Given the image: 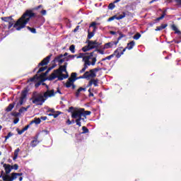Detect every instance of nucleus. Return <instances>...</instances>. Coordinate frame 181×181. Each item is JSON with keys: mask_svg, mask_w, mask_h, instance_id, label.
<instances>
[{"mask_svg": "<svg viewBox=\"0 0 181 181\" xmlns=\"http://www.w3.org/2000/svg\"><path fill=\"white\" fill-rule=\"evenodd\" d=\"M57 93H59V94H62L60 92V90L57 89V92H54V90H47L45 93L44 95L38 94L36 95H34L30 100L33 103V104H35V105H43V103L47 98L50 97H54L55 94Z\"/></svg>", "mask_w": 181, "mask_h": 181, "instance_id": "nucleus-1", "label": "nucleus"}, {"mask_svg": "<svg viewBox=\"0 0 181 181\" xmlns=\"http://www.w3.org/2000/svg\"><path fill=\"white\" fill-rule=\"evenodd\" d=\"M33 16H35V13L32 12V11H26L21 18H20L16 23L14 24L13 28L16 30H21V29H23L25 26L28 24L29 21H30V18H33Z\"/></svg>", "mask_w": 181, "mask_h": 181, "instance_id": "nucleus-2", "label": "nucleus"}, {"mask_svg": "<svg viewBox=\"0 0 181 181\" xmlns=\"http://www.w3.org/2000/svg\"><path fill=\"white\" fill-rule=\"evenodd\" d=\"M3 167L4 168L5 172L1 171L0 177H2L4 181H13L18 178V176H22L23 175L22 173H13L9 175L11 172H12V165L5 163Z\"/></svg>", "mask_w": 181, "mask_h": 181, "instance_id": "nucleus-3", "label": "nucleus"}, {"mask_svg": "<svg viewBox=\"0 0 181 181\" xmlns=\"http://www.w3.org/2000/svg\"><path fill=\"white\" fill-rule=\"evenodd\" d=\"M77 59H83V62L88 66H95L97 62V52L87 53H80L77 56Z\"/></svg>", "mask_w": 181, "mask_h": 181, "instance_id": "nucleus-4", "label": "nucleus"}, {"mask_svg": "<svg viewBox=\"0 0 181 181\" xmlns=\"http://www.w3.org/2000/svg\"><path fill=\"white\" fill-rule=\"evenodd\" d=\"M67 63H65L64 66H60L59 69L54 71V72L49 76V80H54V78H58V80H64L67 78L69 75L64 74L63 71L67 73Z\"/></svg>", "mask_w": 181, "mask_h": 181, "instance_id": "nucleus-5", "label": "nucleus"}, {"mask_svg": "<svg viewBox=\"0 0 181 181\" xmlns=\"http://www.w3.org/2000/svg\"><path fill=\"white\" fill-rule=\"evenodd\" d=\"M83 111H84V108L75 109L74 111L71 112V118L76 119V125H78V127H81V121H83L84 122V118L81 117L84 115Z\"/></svg>", "mask_w": 181, "mask_h": 181, "instance_id": "nucleus-6", "label": "nucleus"}, {"mask_svg": "<svg viewBox=\"0 0 181 181\" xmlns=\"http://www.w3.org/2000/svg\"><path fill=\"white\" fill-rule=\"evenodd\" d=\"M100 44L97 41H89L87 47H83L82 48L83 52H88V50H91L93 49H96L98 47Z\"/></svg>", "mask_w": 181, "mask_h": 181, "instance_id": "nucleus-7", "label": "nucleus"}, {"mask_svg": "<svg viewBox=\"0 0 181 181\" xmlns=\"http://www.w3.org/2000/svg\"><path fill=\"white\" fill-rule=\"evenodd\" d=\"M51 69L49 68L47 69V71L45 73L42 74L40 76H37V75H35L33 78H30L28 81H39V80H41L42 81H45L46 80V76H47V73L50 71Z\"/></svg>", "mask_w": 181, "mask_h": 181, "instance_id": "nucleus-8", "label": "nucleus"}, {"mask_svg": "<svg viewBox=\"0 0 181 181\" xmlns=\"http://www.w3.org/2000/svg\"><path fill=\"white\" fill-rule=\"evenodd\" d=\"M97 77V74L93 73L91 69L90 71H86L81 76L82 78H86V80H91Z\"/></svg>", "mask_w": 181, "mask_h": 181, "instance_id": "nucleus-9", "label": "nucleus"}, {"mask_svg": "<svg viewBox=\"0 0 181 181\" xmlns=\"http://www.w3.org/2000/svg\"><path fill=\"white\" fill-rule=\"evenodd\" d=\"M26 101V90L23 91L17 105H22Z\"/></svg>", "mask_w": 181, "mask_h": 181, "instance_id": "nucleus-10", "label": "nucleus"}, {"mask_svg": "<svg viewBox=\"0 0 181 181\" xmlns=\"http://www.w3.org/2000/svg\"><path fill=\"white\" fill-rule=\"evenodd\" d=\"M117 45H118L117 42L112 41L105 44L103 46V49H111V47H114V46L115 47Z\"/></svg>", "mask_w": 181, "mask_h": 181, "instance_id": "nucleus-11", "label": "nucleus"}, {"mask_svg": "<svg viewBox=\"0 0 181 181\" xmlns=\"http://www.w3.org/2000/svg\"><path fill=\"white\" fill-rule=\"evenodd\" d=\"M94 85V87H98V79L97 78H92L89 81L87 87H91Z\"/></svg>", "mask_w": 181, "mask_h": 181, "instance_id": "nucleus-12", "label": "nucleus"}, {"mask_svg": "<svg viewBox=\"0 0 181 181\" xmlns=\"http://www.w3.org/2000/svg\"><path fill=\"white\" fill-rule=\"evenodd\" d=\"M75 81H76V79L69 78L68 79V81H66V86L67 88H69V87H71V86H72V88H76V86L74 85Z\"/></svg>", "mask_w": 181, "mask_h": 181, "instance_id": "nucleus-13", "label": "nucleus"}, {"mask_svg": "<svg viewBox=\"0 0 181 181\" xmlns=\"http://www.w3.org/2000/svg\"><path fill=\"white\" fill-rule=\"evenodd\" d=\"M52 57V55H49L45 58L40 64L39 66H46V64H48L50 62V58Z\"/></svg>", "mask_w": 181, "mask_h": 181, "instance_id": "nucleus-14", "label": "nucleus"}, {"mask_svg": "<svg viewBox=\"0 0 181 181\" xmlns=\"http://www.w3.org/2000/svg\"><path fill=\"white\" fill-rule=\"evenodd\" d=\"M115 54L116 57H117V59H119V57H121V56H122V54H124V52H122V48H117L115 51Z\"/></svg>", "mask_w": 181, "mask_h": 181, "instance_id": "nucleus-15", "label": "nucleus"}, {"mask_svg": "<svg viewBox=\"0 0 181 181\" xmlns=\"http://www.w3.org/2000/svg\"><path fill=\"white\" fill-rule=\"evenodd\" d=\"M56 62H58L59 64H62L64 62V59H63V54L59 55L55 59Z\"/></svg>", "mask_w": 181, "mask_h": 181, "instance_id": "nucleus-16", "label": "nucleus"}, {"mask_svg": "<svg viewBox=\"0 0 181 181\" xmlns=\"http://www.w3.org/2000/svg\"><path fill=\"white\" fill-rule=\"evenodd\" d=\"M40 122H42V120H40V118L35 117L34 120L30 122V125H32L33 124H36L37 125L40 124Z\"/></svg>", "mask_w": 181, "mask_h": 181, "instance_id": "nucleus-17", "label": "nucleus"}, {"mask_svg": "<svg viewBox=\"0 0 181 181\" xmlns=\"http://www.w3.org/2000/svg\"><path fill=\"white\" fill-rule=\"evenodd\" d=\"M135 46V42L132 41L129 43L127 44V46L126 49H128L129 50H131V49H133V47Z\"/></svg>", "mask_w": 181, "mask_h": 181, "instance_id": "nucleus-18", "label": "nucleus"}, {"mask_svg": "<svg viewBox=\"0 0 181 181\" xmlns=\"http://www.w3.org/2000/svg\"><path fill=\"white\" fill-rule=\"evenodd\" d=\"M19 152H21V149L17 148V149L15 150L14 156L13 158V160H16V159H18V156L19 155Z\"/></svg>", "mask_w": 181, "mask_h": 181, "instance_id": "nucleus-19", "label": "nucleus"}, {"mask_svg": "<svg viewBox=\"0 0 181 181\" xmlns=\"http://www.w3.org/2000/svg\"><path fill=\"white\" fill-rule=\"evenodd\" d=\"M86 90H87V88H81V87L79 88L76 93V97H78V95H80V93H81V91H86Z\"/></svg>", "mask_w": 181, "mask_h": 181, "instance_id": "nucleus-20", "label": "nucleus"}, {"mask_svg": "<svg viewBox=\"0 0 181 181\" xmlns=\"http://www.w3.org/2000/svg\"><path fill=\"white\" fill-rule=\"evenodd\" d=\"M13 18H12V16L8 17H2L1 21H4V22H8V23H10L11 21H12Z\"/></svg>", "mask_w": 181, "mask_h": 181, "instance_id": "nucleus-21", "label": "nucleus"}, {"mask_svg": "<svg viewBox=\"0 0 181 181\" xmlns=\"http://www.w3.org/2000/svg\"><path fill=\"white\" fill-rule=\"evenodd\" d=\"M83 118H84V122H85L86 119H87L86 115H90L91 114V112L90 111H85L83 109Z\"/></svg>", "mask_w": 181, "mask_h": 181, "instance_id": "nucleus-22", "label": "nucleus"}, {"mask_svg": "<svg viewBox=\"0 0 181 181\" xmlns=\"http://www.w3.org/2000/svg\"><path fill=\"white\" fill-rule=\"evenodd\" d=\"M167 26L168 25L166 24L161 25L160 26H158L156 28V31L158 32V30H163V29H165Z\"/></svg>", "mask_w": 181, "mask_h": 181, "instance_id": "nucleus-23", "label": "nucleus"}, {"mask_svg": "<svg viewBox=\"0 0 181 181\" xmlns=\"http://www.w3.org/2000/svg\"><path fill=\"white\" fill-rule=\"evenodd\" d=\"M30 106L28 105L27 106V107H21L20 110H19V112H26V111H28V109L30 108Z\"/></svg>", "mask_w": 181, "mask_h": 181, "instance_id": "nucleus-24", "label": "nucleus"}, {"mask_svg": "<svg viewBox=\"0 0 181 181\" xmlns=\"http://www.w3.org/2000/svg\"><path fill=\"white\" fill-rule=\"evenodd\" d=\"M88 67V65H87L85 62L83 69L81 70H80L79 73H81V74L84 73V71H86V70H87Z\"/></svg>", "mask_w": 181, "mask_h": 181, "instance_id": "nucleus-25", "label": "nucleus"}, {"mask_svg": "<svg viewBox=\"0 0 181 181\" xmlns=\"http://www.w3.org/2000/svg\"><path fill=\"white\" fill-rule=\"evenodd\" d=\"M75 49H76V46H74V45H71L69 47V50L70 52H71V53H76Z\"/></svg>", "mask_w": 181, "mask_h": 181, "instance_id": "nucleus-26", "label": "nucleus"}, {"mask_svg": "<svg viewBox=\"0 0 181 181\" xmlns=\"http://www.w3.org/2000/svg\"><path fill=\"white\" fill-rule=\"evenodd\" d=\"M124 18H125V13H123L122 14L118 16L117 17H116V19L117 21H119L120 19H124Z\"/></svg>", "mask_w": 181, "mask_h": 181, "instance_id": "nucleus-27", "label": "nucleus"}, {"mask_svg": "<svg viewBox=\"0 0 181 181\" xmlns=\"http://www.w3.org/2000/svg\"><path fill=\"white\" fill-rule=\"evenodd\" d=\"M13 107H14L13 104H10V105L8 106V107L6 108V111H7L8 112H9V111H12V110L13 109Z\"/></svg>", "mask_w": 181, "mask_h": 181, "instance_id": "nucleus-28", "label": "nucleus"}, {"mask_svg": "<svg viewBox=\"0 0 181 181\" xmlns=\"http://www.w3.org/2000/svg\"><path fill=\"white\" fill-rule=\"evenodd\" d=\"M165 16H166V13L165 11H163L161 16L159 18H157L156 21H162V19H163V18H165Z\"/></svg>", "mask_w": 181, "mask_h": 181, "instance_id": "nucleus-29", "label": "nucleus"}, {"mask_svg": "<svg viewBox=\"0 0 181 181\" xmlns=\"http://www.w3.org/2000/svg\"><path fill=\"white\" fill-rule=\"evenodd\" d=\"M172 29H173V30H174L175 32V33H180V31H179V30H177V27H176V25H172Z\"/></svg>", "mask_w": 181, "mask_h": 181, "instance_id": "nucleus-30", "label": "nucleus"}, {"mask_svg": "<svg viewBox=\"0 0 181 181\" xmlns=\"http://www.w3.org/2000/svg\"><path fill=\"white\" fill-rule=\"evenodd\" d=\"M13 23H15V21L13 18L8 23V29H11L12 26H13Z\"/></svg>", "mask_w": 181, "mask_h": 181, "instance_id": "nucleus-31", "label": "nucleus"}, {"mask_svg": "<svg viewBox=\"0 0 181 181\" xmlns=\"http://www.w3.org/2000/svg\"><path fill=\"white\" fill-rule=\"evenodd\" d=\"M76 77H77V74L76 73H72L71 75V78H72V80H77V78H76Z\"/></svg>", "mask_w": 181, "mask_h": 181, "instance_id": "nucleus-32", "label": "nucleus"}, {"mask_svg": "<svg viewBox=\"0 0 181 181\" xmlns=\"http://www.w3.org/2000/svg\"><path fill=\"white\" fill-rule=\"evenodd\" d=\"M94 36V32H88V39H91Z\"/></svg>", "mask_w": 181, "mask_h": 181, "instance_id": "nucleus-33", "label": "nucleus"}, {"mask_svg": "<svg viewBox=\"0 0 181 181\" xmlns=\"http://www.w3.org/2000/svg\"><path fill=\"white\" fill-rule=\"evenodd\" d=\"M97 25V23L95 22H93L90 25V28H93V29H97V26H95Z\"/></svg>", "mask_w": 181, "mask_h": 181, "instance_id": "nucleus-34", "label": "nucleus"}, {"mask_svg": "<svg viewBox=\"0 0 181 181\" xmlns=\"http://www.w3.org/2000/svg\"><path fill=\"white\" fill-rule=\"evenodd\" d=\"M27 28L28 29V30H30L32 33H36V29L32 28L30 27H27Z\"/></svg>", "mask_w": 181, "mask_h": 181, "instance_id": "nucleus-35", "label": "nucleus"}, {"mask_svg": "<svg viewBox=\"0 0 181 181\" xmlns=\"http://www.w3.org/2000/svg\"><path fill=\"white\" fill-rule=\"evenodd\" d=\"M11 167L14 170H18V169H19V165H18V164H14L13 165H11Z\"/></svg>", "mask_w": 181, "mask_h": 181, "instance_id": "nucleus-36", "label": "nucleus"}, {"mask_svg": "<svg viewBox=\"0 0 181 181\" xmlns=\"http://www.w3.org/2000/svg\"><path fill=\"white\" fill-rule=\"evenodd\" d=\"M13 136V134L11 133V132H9V133L8 134V135L5 136V139H6H6H9V138H11V136Z\"/></svg>", "mask_w": 181, "mask_h": 181, "instance_id": "nucleus-37", "label": "nucleus"}, {"mask_svg": "<svg viewBox=\"0 0 181 181\" xmlns=\"http://www.w3.org/2000/svg\"><path fill=\"white\" fill-rule=\"evenodd\" d=\"M139 37H141V35L139 33H136L134 36V39H135V40H138V39H139Z\"/></svg>", "mask_w": 181, "mask_h": 181, "instance_id": "nucleus-38", "label": "nucleus"}, {"mask_svg": "<svg viewBox=\"0 0 181 181\" xmlns=\"http://www.w3.org/2000/svg\"><path fill=\"white\" fill-rule=\"evenodd\" d=\"M82 129L83 131V134H87L88 132V129H87L86 127H83Z\"/></svg>", "mask_w": 181, "mask_h": 181, "instance_id": "nucleus-39", "label": "nucleus"}, {"mask_svg": "<svg viewBox=\"0 0 181 181\" xmlns=\"http://www.w3.org/2000/svg\"><path fill=\"white\" fill-rule=\"evenodd\" d=\"M93 73H95V74H96V73L98 71H100V69L99 68H95V69H90Z\"/></svg>", "mask_w": 181, "mask_h": 181, "instance_id": "nucleus-40", "label": "nucleus"}, {"mask_svg": "<svg viewBox=\"0 0 181 181\" xmlns=\"http://www.w3.org/2000/svg\"><path fill=\"white\" fill-rule=\"evenodd\" d=\"M109 9H113L114 8H115V5H114V4H110L109 6H108Z\"/></svg>", "mask_w": 181, "mask_h": 181, "instance_id": "nucleus-41", "label": "nucleus"}, {"mask_svg": "<svg viewBox=\"0 0 181 181\" xmlns=\"http://www.w3.org/2000/svg\"><path fill=\"white\" fill-rule=\"evenodd\" d=\"M94 52H96L97 56H98V53H100V54H104V51L100 50V49H98L97 51H94Z\"/></svg>", "mask_w": 181, "mask_h": 181, "instance_id": "nucleus-42", "label": "nucleus"}, {"mask_svg": "<svg viewBox=\"0 0 181 181\" xmlns=\"http://www.w3.org/2000/svg\"><path fill=\"white\" fill-rule=\"evenodd\" d=\"M45 70H46V67H41V68H40L37 73H41V71H45Z\"/></svg>", "mask_w": 181, "mask_h": 181, "instance_id": "nucleus-43", "label": "nucleus"}, {"mask_svg": "<svg viewBox=\"0 0 181 181\" xmlns=\"http://www.w3.org/2000/svg\"><path fill=\"white\" fill-rule=\"evenodd\" d=\"M114 19H117V16H114L111 18H109L108 22H111V21H114Z\"/></svg>", "mask_w": 181, "mask_h": 181, "instance_id": "nucleus-44", "label": "nucleus"}, {"mask_svg": "<svg viewBox=\"0 0 181 181\" xmlns=\"http://www.w3.org/2000/svg\"><path fill=\"white\" fill-rule=\"evenodd\" d=\"M77 56H78V55H77V54H75V55H69V59H74V57H76V59H77Z\"/></svg>", "mask_w": 181, "mask_h": 181, "instance_id": "nucleus-45", "label": "nucleus"}, {"mask_svg": "<svg viewBox=\"0 0 181 181\" xmlns=\"http://www.w3.org/2000/svg\"><path fill=\"white\" fill-rule=\"evenodd\" d=\"M112 57H113V55H110V56H108V57H105V59L107 60H111V59H112Z\"/></svg>", "mask_w": 181, "mask_h": 181, "instance_id": "nucleus-46", "label": "nucleus"}, {"mask_svg": "<svg viewBox=\"0 0 181 181\" xmlns=\"http://www.w3.org/2000/svg\"><path fill=\"white\" fill-rule=\"evenodd\" d=\"M40 119V120L42 119V121H46V119H47V117H41Z\"/></svg>", "mask_w": 181, "mask_h": 181, "instance_id": "nucleus-47", "label": "nucleus"}, {"mask_svg": "<svg viewBox=\"0 0 181 181\" xmlns=\"http://www.w3.org/2000/svg\"><path fill=\"white\" fill-rule=\"evenodd\" d=\"M28 128H29V125L25 126V127L23 129L24 130V132H25V131H28Z\"/></svg>", "mask_w": 181, "mask_h": 181, "instance_id": "nucleus-48", "label": "nucleus"}, {"mask_svg": "<svg viewBox=\"0 0 181 181\" xmlns=\"http://www.w3.org/2000/svg\"><path fill=\"white\" fill-rule=\"evenodd\" d=\"M66 124H67L68 125H71V121H70V119H68V120L66 121Z\"/></svg>", "mask_w": 181, "mask_h": 181, "instance_id": "nucleus-49", "label": "nucleus"}, {"mask_svg": "<svg viewBox=\"0 0 181 181\" xmlns=\"http://www.w3.org/2000/svg\"><path fill=\"white\" fill-rule=\"evenodd\" d=\"M42 15H46V10H42L41 11Z\"/></svg>", "mask_w": 181, "mask_h": 181, "instance_id": "nucleus-50", "label": "nucleus"}, {"mask_svg": "<svg viewBox=\"0 0 181 181\" xmlns=\"http://www.w3.org/2000/svg\"><path fill=\"white\" fill-rule=\"evenodd\" d=\"M25 132L23 129L21 130L20 132H18L19 135H22V134Z\"/></svg>", "mask_w": 181, "mask_h": 181, "instance_id": "nucleus-51", "label": "nucleus"}, {"mask_svg": "<svg viewBox=\"0 0 181 181\" xmlns=\"http://www.w3.org/2000/svg\"><path fill=\"white\" fill-rule=\"evenodd\" d=\"M80 27L79 26H77L74 30V32H77V30H78V28Z\"/></svg>", "mask_w": 181, "mask_h": 181, "instance_id": "nucleus-52", "label": "nucleus"}, {"mask_svg": "<svg viewBox=\"0 0 181 181\" xmlns=\"http://www.w3.org/2000/svg\"><path fill=\"white\" fill-rule=\"evenodd\" d=\"M157 1H159V0H152L151 1H150V4H153V2H157Z\"/></svg>", "mask_w": 181, "mask_h": 181, "instance_id": "nucleus-53", "label": "nucleus"}, {"mask_svg": "<svg viewBox=\"0 0 181 181\" xmlns=\"http://www.w3.org/2000/svg\"><path fill=\"white\" fill-rule=\"evenodd\" d=\"M89 97H94V93H89Z\"/></svg>", "mask_w": 181, "mask_h": 181, "instance_id": "nucleus-54", "label": "nucleus"}, {"mask_svg": "<svg viewBox=\"0 0 181 181\" xmlns=\"http://www.w3.org/2000/svg\"><path fill=\"white\" fill-rule=\"evenodd\" d=\"M177 4H179L180 5H181V0H176Z\"/></svg>", "mask_w": 181, "mask_h": 181, "instance_id": "nucleus-55", "label": "nucleus"}, {"mask_svg": "<svg viewBox=\"0 0 181 181\" xmlns=\"http://www.w3.org/2000/svg\"><path fill=\"white\" fill-rule=\"evenodd\" d=\"M19 180H20V181H22V180H23V177H19Z\"/></svg>", "mask_w": 181, "mask_h": 181, "instance_id": "nucleus-56", "label": "nucleus"}, {"mask_svg": "<svg viewBox=\"0 0 181 181\" xmlns=\"http://www.w3.org/2000/svg\"><path fill=\"white\" fill-rule=\"evenodd\" d=\"M110 33H111V35H115V32H114V31H111Z\"/></svg>", "mask_w": 181, "mask_h": 181, "instance_id": "nucleus-57", "label": "nucleus"}, {"mask_svg": "<svg viewBox=\"0 0 181 181\" xmlns=\"http://www.w3.org/2000/svg\"><path fill=\"white\" fill-rule=\"evenodd\" d=\"M49 111H50L51 112H54V109H51V110H49Z\"/></svg>", "mask_w": 181, "mask_h": 181, "instance_id": "nucleus-58", "label": "nucleus"}, {"mask_svg": "<svg viewBox=\"0 0 181 181\" xmlns=\"http://www.w3.org/2000/svg\"><path fill=\"white\" fill-rule=\"evenodd\" d=\"M67 52H66L64 55H63V57H66V56H67Z\"/></svg>", "mask_w": 181, "mask_h": 181, "instance_id": "nucleus-59", "label": "nucleus"}, {"mask_svg": "<svg viewBox=\"0 0 181 181\" xmlns=\"http://www.w3.org/2000/svg\"><path fill=\"white\" fill-rule=\"evenodd\" d=\"M125 50H127V48H124V49H122L121 52H123V54H124V52H125Z\"/></svg>", "mask_w": 181, "mask_h": 181, "instance_id": "nucleus-60", "label": "nucleus"}, {"mask_svg": "<svg viewBox=\"0 0 181 181\" xmlns=\"http://www.w3.org/2000/svg\"><path fill=\"white\" fill-rule=\"evenodd\" d=\"M54 118H57V115H53Z\"/></svg>", "mask_w": 181, "mask_h": 181, "instance_id": "nucleus-61", "label": "nucleus"}, {"mask_svg": "<svg viewBox=\"0 0 181 181\" xmlns=\"http://www.w3.org/2000/svg\"><path fill=\"white\" fill-rule=\"evenodd\" d=\"M119 1H121V0H115V3L117 4V2H119Z\"/></svg>", "mask_w": 181, "mask_h": 181, "instance_id": "nucleus-62", "label": "nucleus"}, {"mask_svg": "<svg viewBox=\"0 0 181 181\" xmlns=\"http://www.w3.org/2000/svg\"><path fill=\"white\" fill-rule=\"evenodd\" d=\"M18 120H15V121H14V124H18Z\"/></svg>", "mask_w": 181, "mask_h": 181, "instance_id": "nucleus-63", "label": "nucleus"}, {"mask_svg": "<svg viewBox=\"0 0 181 181\" xmlns=\"http://www.w3.org/2000/svg\"><path fill=\"white\" fill-rule=\"evenodd\" d=\"M105 60H107V59L103 58V59H102V62H105Z\"/></svg>", "mask_w": 181, "mask_h": 181, "instance_id": "nucleus-64", "label": "nucleus"}]
</instances>
